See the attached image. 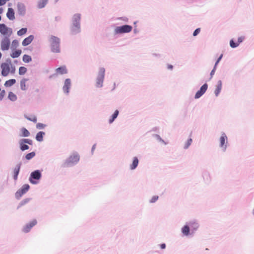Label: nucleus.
<instances>
[{"mask_svg":"<svg viewBox=\"0 0 254 254\" xmlns=\"http://www.w3.org/2000/svg\"><path fill=\"white\" fill-rule=\"evenodd\" d=\"M138 164V159L136 157L133 158L132 164L130 166V168L133 170L136 168Z\"/></svg>","mask_w":254,"mask_h":254,"instance_id":"22","label":"nucleus"},{"mask_svg":"<svg viewBox=\"0 0 254 254\" xmlns=\"http://www.w3.org/2000/svg\"><path fill=\"white\" fill-rule=\"evenodd\" d=\"M222 57H223V54H221L220 55V56L219 57V58L218 59L217 61H216V62L215 63V66H217V64L219 63L220 61L221 60Z\"/></svg>","mask_w":254,"mask_h":254,"instance_id":"46","label":"nucleus"},{"mask_svg":"<svg viewBox=\"0 0 254 254\" xmlns=\"http://www.w3.org/2000/svg\"><path fill=\"white\" fill-rule=\"evenodd\" d=\"M115 88V84L114 83L113 85L112 90H114Z\"/></svg>","mask_w":254,"mask_h":254,"instance_id":"52","label":"nucleus"},{"mask_svg":"<svg viewBox=\"0 0 254 254\" xmlns=\"http://www.w3.org/2000/svg\"><path fill=\"white\" fill-rule=\"evenodd\" d=\"M56 73L58 74H64L67 72L66 66L64 65L56 69Z\"/></svg>","mask_w":254,"mask_h":254,"instance_id":"18","label":"nucleus"},{"mask_svg":"<svg viewBox=\"0 0 254 254\" xmlns=\"http://www.w3.org/2000/svg\"><path fill=\"white\" fill-rule=\"evenodd\" d=\"M132 26L128 25H125L122 26L117 27L115 29V32L117 34L128 33L131 31Z\"/></svg>","mask_w":254,"mask_h":254,"instance_id":"5","label":"nucleus"},{"mask_svg":"<svg viewBox=\"0 0 254 254\" xmlns=\"http://www.w3.org/2000/svg\"><path fill=\"white\" fill-rule=\"evenodd\" d=\"M79 160V156L78 154H72L65 161L64 167H68L70 165L76 163Z\"/></svg>","mask_w":254,"mask_h":254,"instance_id":"3","label":"nucleus"},{"mask_svg":"<svg viewBox=\"0 0 254 254\" xmlns=\"http://www.w3.org/2000/svg\"><path fill=\"white\" fill-rule=\"evenodd\" d=\"M8 0H6V1H8Z\"/></svg>","mask_w":254,"mask_h":254,"instance_id":"56","label":"nucleus"},{"mask_svg":"<svg viewBox=\"0 0 254 254\" xmlns=\"http://www.w3.org/2000/svg\"><path fill=\"white\" fill-rule=\"evenodd\" d=\"M5 91L2 90L0 93V100H2L5 95Z\"/></svg>","mask_w":254,"mask_h":254,"instance_id":"45","label":"nucleus"},{"mask_svg":"<svg viewBox=\"0 0 254 254\" xmlns=\"http://www.w3.org/2000/svg\"><path fill=\"white\" fill-rule=\"evenodd\" d=\"M37 224V221L35 219L33 220L29 224H27L23 228V231L27 233L30 231L31 229Z\"/></svg>","mask_w":254,"mask_h":254,"instance_id":"12","label":"nucleus"},{"mask_svg":"<svg viewBox=\"0 0 254 254\" xmlns=\"http://www.w3.org/2000/svg\"><path fill=\"white\" fill-rule=\"evenodd\" d=\"M24 143L25 142L22 141L21 140L19 141L20 148L22 151L28 150L29 148L27 145L25 144Z\"/></svg>","mask_w":254,"mask_h":254,"instance_id":"27","label":"nucleus"},{"mask_svg":"<svg viewBox=\"0 0 254 254\" xmlns=\"http://www.w3.org/2000/svg\"><path fill=\"white\" fill-rule=\"evenodd\" d=\"M95 145H94L93 146H92V151H93V150L95 149Z\"/></svg>","mask_w":254,"mask_h":254,"instance_id":"53","label":"nucleus"},{"mask_svg":"<svg viewBox=\"0 0 254 254\" xmlns=\"http://www.w3.org/2000/svg\"><path fill=\"white\" fill-rule=\"evenodd\" d=\"M45 126L44 124L41 123H38L36 125L37 128L39 129L43 128L45 127Z\"/></svg>","mask_w":254,"mask_h":254,"instance_id":"43","label":"nucleus"},{"mask_svg":"<svg viewBox=\"0 0 254 254\" xmlns=\"http://www.w3.org/2000/svg\"><path fill=\"white\" fill-rule=\"evenodd\" d=\"M8 98L11 101H15L17 100V96L12 92L8 93Z\"/></svg>","mask_w":254,"mask_h":254,"instance_id":"28","label":"nucleus"},{"mask_svg":"<svg viewBox=\"0 0 254 254\" xmlns=\"http://www.w3.org/2000/svg\"><path fill=\"white\" fill-rule=\"evenodd\" d=\"M230 46L233 48H236L238 46L239 43H235L233 40H231L230 42Z\"/></svg>","mask_w":254,"mask_h":254,"instance_id":"39","label":"nucleus"},{"mask_svg":"<svg viewBox=\"0 0 254 254\" xmlns=\"http://www.w3.org/2000/svg\"><path fill=\"white\" fill-rule=\"evenodd\" d=\"M0 32L4 35H10L12 33V30L11 29L7 28L5 24H0Z\"/></svg>","mask_w":254,"mask_h":254,"instance_id":"8","label":"nucleus"},{"mask_svg":"<svg viewBox=\"0 0 254 254\" xmlns=\"http://www.w3.org/2000/svg\"><path fill=\"white\" fill-rule=\"evenodd\" d=\"M105 69L101 68L99 70L98 75L96 81V86L98 87H101L103 86L105 76Z\"/></svg>","mask_w":254,"mask_h":254,"instance_id":"4","label":"nucleus"},{"mask_svg":"<svg viewBox=\"0 0 254 254\" xmlns=\"http://www.w3.org/2000/svg\"><path fill=\"white\" fill-rule=\"evenodd\" d=\"M190 227L193 228L194 230H196L198 227V224L195 222H191L189 223Z\"/></svg>","mask_w":254,"mask_h":254,"instance_id":"35","label":"nucleus"},{"mask_svg":"<svg viewBox=\"0 0 254 254\" xmlns=\"http://www.w3.org/2000/svg\"><path fill=\"white\" fill-rule=\"evenodd\" d=\"M10 41L9 38L5 37L1 42V49L2 51H6L9 49Z\"/></svg>","mask_w":254,"mask_h":254,"instance_id":"7","label":"nucleus"},{"mask_svg":"<svg viewBox=\"0 0 254 254\" xmlns=\"http://www.w3.org/2000/svg\"><path fill=\"white\" fill-rule=\"evenodd\" d=\"M34 39V36L33 35H30L28 37L25 38L22 43V44L23 46H26L30 44Z\"/></svg>","mask_w":254,"mask_h":254,"instance_id":"16","label":"nucleus"},{"mask_svg":"<svg viewBox=\"0 0 254 254\" xmlns=\"http://www.w3.org/2000/svg\"><path fill=\"white\" fill-rule=\"evenodd\" d=\"M2 56L1 53L0 52V59H1Z\"/></svg>","mask_w":254,"mask_h":254,"instance_id":"54","label":"nucleus"},{"mask_svg":"<svg viewBox=\"0 0 254 254\" xmlns=\"http://www.w3.org/2000/svg\"><path fill=\"white\" fill-rule=\"evenodd\" d=\"M21 132L22 133V136L24 137H27L30 135V132L29 131L25 128L23 127L21 129Z\"/></svg>","mask_w":254,"mask_h":254,"instance_id":"32","label":"nucleus"},{"mask_svg":"<svg viewBox=\"0 0 254 254\" xmlns=\"http://www.w3.org/2000/svg\"><path fill=\"white\" fill-rule=\"evenodd\" d=\"M25 118L30 121H32L34 123H36L37 122V118L35 116H32L31 117H28L27 116H25Z\"/></svg>","mask_w":254,"mask_h":254,"instance_id":"37","label":"nucleus"},{"mask_svg":"<svg viewBox=\"0 0 254 254\" xmlns=\"http://www.w3.org/2000/svg\"><path fill=\"white\" fill-rule=\"evenodd\" d=\"M168 68L170 69H172L173 68V66L172 65H168Z\"/></svg>","mask_w":254,"mask_h":254,"instance_id":"51","label":"nucleus"},{"mask_svg":"<svg viewBox=\"0 0 254 254\" xmlns=\"http://www.w3.org/2000/svg\"><path fill=\"white\" fill-rule=\"evenodd\" d=\"M1 69V74L3 76H7L9 73L14 74L15 72V67L13 66L10 62L9 63H2L0 64Z\"/></svg>","mask_w":254,"mask_h":254,"instance_id":"1","label":"nucleus"},{"mask_svg":"<svg viewBox=\"0 0 254 254\" xmlns=\"http://www.w3.org/2000/svg\"><path fill=\"white\" fill-rule=\"evenodd\" d=\"M6 2V0H0V6L3 5Z\"/></svg>","mask_w":254,"mask_h":254,"instance_id":"47","label":"nucleus"},{"mask_svg":"<svg viewBox=\"0 0 254 254\" xmlns=\"http://www.w3.org/2000/svg\"><path fill=\"white\" fill-rule=\"evenodd\" d=\"M22 141L25 142V143H27L30 145L32 144V140L29 139H21Z\"/></svg>","mask_w":254,"mask_h":254,"instance_id":"41","label":"nucleus"},{"mask_svg":"<svg viewBox=\"0 0 254 254\" xmlns=\"http://www.w3.org/2000/svg\"><path fill=\"white\" fill-rule=\"evenodd\" d=\"M227 137L225 133H223L220 138V147L223 148L224 151L226 149V145L225 143H227Z\"/></svg>","mask_w":254,"mask_h":254,"instance_id":"13","label":"nucleus"},{"mask_svg":"<svg viewBox=\"0 0 254 254\" xmlns=\"http://www.w3.org/2000/svg\"><path fill=\"white\" fill-rule=\"evenodd\" d=\"M45 132L43 131H39L38 132L36 136V139L38 141H42L43 139V136L45 135Z\"/></svg>","mask_w":254,"mask_h":254,"instance_id":"24","label":"nucleus"},{"mask_svg":"<svg viewBox=\"0 0 254 254\" xmlns=\"http://www.w3.org/2000/svg\"><path fill=\"white\" fill-rule=\"evenodd\" d=\"M7 17L11 20L15 19L14 12L12 8H8L6 13Z\"/></svg>","mask_w":254,"mask_h":254,"instance_id":"15","label":"nucleus"},{"mask_svg":"<svg viewBox=\"0 0 254 254\" xmlns=\"http://www.w3.org/2000/svg\"><path fill=\"white\" fill-rule=\"evenodd\" d=\"M243 40V38L241 37L238 38V42L237 43H239V44L241 43Z\"/></svg>","mask_w":254,"mask_h":254,"instance_id":"49","label":"nucleus"},{"mask_svg":"<svg viewBox=\"0 0 254 254\" xmlns=\"http://www.w3.org/2000/svg\"><path fill=\"white\" fill-rule=\"evenodd\" d=\"M158 199V196L157 195L153 196L151 200H150V202L153 203L155 202L156 201H157Z\"/></svg>","mask_w":254,"mask_h":254,"instance_id":"42","label":"nucleus"},{"mask_svg":"<svg viewBox=\"0 0 254 254\" xmlns=\"http://www.w3.org/2000/svg\"><path fill=\"white\" fill-rule=\"evenodd\" d=\"M17 10L19 14L23 15L25 13L26 8L25 5L21 3L17 4Z\"/></svg>","mask_w":254,"mask_h":254,"instance_id":"17","label":"nucleus"},{"mask_svg":"<svg viewBox=\"0 0 254 254\" xmlns=\"http://www.w3.org/2000/svg\"><path fill=\"white\" fill-rule=\"evenodd\" d=\"M191 142H192V139L191 138L187 140V142L186 143L184 148L186 149L188 148L190 146V145L191 144Z\"/></svg>","mask_w":254,"mask_h":254,"instance_id":"40","label":"nucleus"},{"mask_svg":"<svg viewBox=\"0 0 254 254\" xmlns=\"http://www.w3.org/2000/svg\"><path fill=\"white\" fill-rule=\"evenodd\" d=\"M216 67L215 65L214 66L213 69H212V70L211 71V73H210V75H211V76L212 77L213 76V75L214 74V72H215V70L216 69Z\"/></svg>","mask_w":254,"mask_h":254,"instance_id":"48","label":"nucleus"},{"mask_svg":"<svg viewBox=\"0 0 254 254\" xmlns=\"http://www.w3.org/2000/svg\"><path fill=\"white\" fill-rule=\"evenodd\" d=\"M182 232L184 235L186 236L188 235L190 232L189 227L187 225L184 226L182 229Z\"/></svg>","mask_w":254,"mask_h":254,"instance_id":"29","label":"nucleus"},{"mask_svg":"<svg viewBox=\"0 0 254 254\" xmlns=\"http://www.w3.org/2000/svg\"><path fill=\"white\" fill-rule=\"evenodd\" d=\"M22 60L24 63H29L32 61L31 57L27 55H24Z\"/></svg>","mask_w":254,"mask_h":254,"instance_id":"31","label":"nucleus"},{"mask_svg":"<svg viewBox=\"0 0 254 254\" xmlns=\"http://www.w3.org/2000/svg\"><path fill=\"white\" fill-rule=\"evenodd\" d=\"M16 83V80L14 79H11L5 81L4 86L5 87H10Z\"/></svg>","mask_w":254,"mask_h":254,"instance_id":"26","label":"nucleus"},{"mask_svg":"<svg viewBox=\"0 0 254 254\" xmlns=\"http://www.w3.org/2000/svg\"><path fill=\"white\" fill-rule=\"evenodd\" d=\"M208 85L206 83L203 84L195 94V98L197 99L200 97L206 91Z\"/></svg>","mask_w":254,"mask_h":254,"instance_id":"11","label":"nucleus"},{"mask_svg":"<svg viewBox=\"0 0 254 254\" xmlns=\"http://www.w3.org/2000/svg\"><path fill=\"white\" fill-rule=\"evenodd\" d=\"M60 39L55 36H52L50 39L51 50L54 53H59L60 49Z\"/></svg>","mask_w":254,"mask_h":254,"instance_id":"2","label":"nucleus"},{"mask_svg":"<svg viewBox=\"0 0 254 254\" xmlns=\"http://www.w3.org/2000/svg\"><path fill=\"white\" fill-rule=\"evenodd\" d=\"M27 72V68L24 66H20L19 68V74L24 75Z\"/></svg>","mask_w":254,"mask_h":254,"instance_id":"33","label":"nucleus"},{"mask_svg":"<svg viewBox=\"0 0 254 254\" xmlns=\"http://www.w3.org/2000/svg\"><path fill=\"white\" fill-rule=\"evenodd\" d=\"M21 50H17L16 51H14L12 52V53L10 55V56L12 58H16L18 57L21 54Z\"/></svg>","mask_w":254,"mask_h":254,"instance_id":"25","label":"nucleus"},{"mask_svg":"<svg viewBox=\"0 0 254 254\" xmlns=\"http://www.w3.org/2000/svg\"><path fill=\"white\" fill-rule=\"evenodd\" d=\"M28 81V79L26 78H23L21 80L20 82V88L22 90L25 91L27 89V87L26 86V82Z\"/></svg>","mask_w":254,"mask_h":254,"instance_id":"20","label":"nucleus"},{"mask_svg":"<svg viewBox=\"0 0 254 254\" xmlns=\"http://www.w3.org/2000/svg\"><path fill=\"white\" fill-rule=\"evenodd\" d=\"M119 114V111L118 110H116L113 115L112 116V118L109 120V122L110 124H111L113 122V121L117 118Z\"/></svg>","mask_w":254,"mask_h":254,"instance_id":"30","label":"nucleus"},{"mask_svg":"<svg viewBox=\"0 0 254 254\" xmlns=\"http://www.w3.org/2000/svg\"><path fill=\"white\" fill-rule=\"evenodd\" d=\"M20 168V165L18 164L16 166V167L14 168V169L13 170V173H14L13 178L15 180H17V176H18V175L19 172Z\"/></svg>","mask_w":254,"mask_h":254,"instance_id":"23","label":"nucleus"},{"mask_svg":"<svg viewBox=\"0 0 254 254\" xmlns=\"http://www.w3.org/2000/svg\"><path fill=\"white\" fill-rule=\"evenodd\" d=\"M80 15L79 14H75L73 17V25L75 27L74 29H73V31H78L79 29V21L80 20Z\"/></svg>","mask_w":254,"mask_h":254,"instance_id":"6","label":"nucleus"},{"mask_svg":"<svg viewBox=\"0 0 254 254\" xmlns=\"http://www.w3.org/2000/svg\"><path fill=\"white\" fill-rule=\"evenodd\" d=\"M29 185L28 184H25L24 185L21 189L19 190H18L16 192V196L17 197H21L23 194H24L25 193H26L28 190L29 189Z\"/></svg>","mask_w":254,"mask_h":254,"instance_id":"10","label":"nucleus"},{"mask_svg":"<svg viewBox=\"0 0 254 254\" xmlns=\"http://www.w3.org/2000/svg\"><path fill=\"white\" fill-rule=\"evenodd\" d=\"M59 0H56V1H58Z\"/></svg>","mask_w":254,"mask_h":254,"instance_id":"55","label":"nucleus"},{"mask_svg":"<svg viewBox=\"0 0 254 254\" xmlns=\"http://www.w3.org/2000/svg\"><path fill=\"white\" fill-rule=\"evenodd\" d=\"M71 85V81L69 79H65L64 81V84L63 86V90L66 93H68L69 92V89Z\"/></svg>","mask_w":254,"mask_h":254,"instance_id":"14","label":"nucleus"},{"mask_svg":"<svg viewBox=\"0 0 254 254\" xmlns=\"http://www.w3.org/2000/svg\"><path fill=\"white\" fill-rule=\"evenodd\" d=\"M49 0H39L37 2V7L39 8L44 7L47 4Z\"/></svg>","mask_w":254,"mask_h":254,"instance_id":"21","label":"nucleus"},{"mask_svg":"<svg viewBox=\"0 0 254 254\" xmlns=\"http://www.w3.org/2000/svg\"><path fill=\"white\" fill-rule=\"evenodd\" d=\"M26 32H27V28H23L17 31V35L20 36H22L24 34H26Z\"/></svg>","mask_w":254,"mask_h":254,"instance_id":"34","label":"nucleus"},{"mask_svg":"<svg viewBox=\"0 0 254 254\" xmlns=\"http://www.w3.org/2000/svg\"><path fill=\"white\" fill-rule=\"evenodd\" d=\"M41 177V174L39 171H35L31 174L29 181L32 184H35L36 183L32 179H34L36 180H39L40 179Z\"/></svg>","mask_w":254,"mask_h":254,"instance_id":"9","label":"nucleus"},{"mask_svg":"<svg viewBox=\"0 0 254 254\" xmlns=\"http://www.w3.org/2000/svg\"><path fill=\"white\" fill-rule=\"evenodd\" d=\"M160 248L162 249H164L166 248V245L165 244H162L160 245Z\"/></svg>","mask_w":254,"mask_h":254,"instance_id":"50","label":"nucleus"},{"mask_svg":"<svg viewBox=\"0 0 254 254\" xmlns=\"http://www.w3.org/2000/svg\"><path fill=\"white\" fill-rule=\"evenodd\" d=\"M35 155V153L34 152H32L29 153H28L26 155L25 158L27 160H30L33 157H34Z\"/></svg>","mask_w":254,"mask_h":254,"instance_id":"36","label":"nucleus"},{"mask_svg":"<svg viewBox=\"0 0 254 254\" xmlns=\"http://www.w3.org/2000/svg\"><path fill=\"white\" fill-rule=\"evenodd\" d=\"M200 31V28H197L193 32V35L194 36H196L197 34H198L199 33Z\"/></svg>","mask_w":254,"mask_h":254,"instance_id":"44","label":"nucleus"},{"mask_svg":"<svg viewBox=\"0 0 254 254\" xmlns=\"http://www.w3.org/2000/svg\"><path fill=\"white\" fill-rule=\"evenodd\" d=\"M222 87V83L221 80H219L217 82V85L216 86V89L215 90L214 93L216 96H218L219 94Z\"/></svg>","mask_w":254,"mask_h":254,"instance_id":"19","label":"nucleus"},{"mask_svg":"<svg viewBox=\"0 0 254 254\" xmlns=\"http://www.w3.org/2000/svg\"><path fill=\"white\" fill-rule=\"evenodd\" d=\"M11 45H12V48H16L19 45V42H18V40H13V41L12 42Z\"/></svg>","mask_w":254,"mask_h":254,"instance_id":"38","label":"nucleus"}]
</instances>
